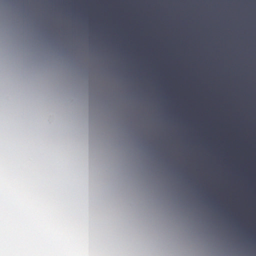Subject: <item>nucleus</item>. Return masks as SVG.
<instances>
[{"mask_svg": "<svg viewBox=\"0 0 256 256\" xmlns=\"http://www.w3.org/2000/svg\"><path fill=\"white\" fill-rule=\"evenodd\" d=\"M165 98H167L168 97H167V96H166Z\"/></svg>", "mask_w": 256, "mask_h": 256, "instance_id": "obj_5", "label": "nucleus"}, {"mask_svg": "<svg viewBox=\"0 0 256 256\" xmlns=\"http://www.w3.org/2000/svg\"><path fill=\"white\" fill-rule=\"evenodd\" d=\"M222 96H224V95H223Z\"/></svg>", "mask_w": 256, "mask_h": 256, "instance_id": "obj_4", "label": "nucleus"}, {"mask_svg": "<svg viewBox=\"0 0 256 256\" xmlns=\"http://www.w3.org/2000/svg\"><path fill=\"white\" fill-rule=\"evenodd\" d=\"M108 46L112 50V0H108Z\"/></svg>", "mask_w": 256, "mask_h": 256, "instance_id": "obj_1", "label": "nucleus"}, {"mask_svg": "<svg viewBox=\"0 0 256 256\" xmlns=\"http://www.w3.org/2000/svg\"><path fill=\"white\" fill-rule=\"evenodd\" d=\"M196 98H198V96H196Z\"/></svg>", "mask_w": 256, "mask_h": 256, "instance_id": "obj_6", "label": "nucleus"}, {"mask_svg": "<svg viewBox=\"0 0 256 256\" xmlns=\"http://www.w3.org/2000/svg\"><path fill=\"white\" fill-rule=\"evenodd\" d=\"M182 96H184V95H182Z\"/></svg>", "mask_w": 256, "mask_h": 256, "instance_id": "obj_2", "label": "nucleus"}, {"mask_svg": "<svg viewBox=\"0 0 256 256\" xmlns=\"http://www.w3.org/2000/svg\"><path fill=\"white\" fill-rule=\"evenodd\" d=\"M190 96H192V95H191Z\"/></svg>", "mask_w": 256, "mask_h": 256, "instance_id": "obj_3", "label": "nucleus"}, {"mask_svg": "<svg viewBox=\"0 0 256 256\" xmlns=\"http://www.w3.org/2000/svg\"><path fill=\"white\" fill-rule=\"evenodd\" d=\"M169 96L168 95H167V96Z\"/></svg>", "mask_w": 256, "mask_h": 256, "instance_id": "obj_7", "label": "nucleus"}]
</instances>
